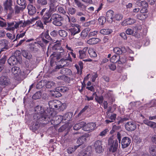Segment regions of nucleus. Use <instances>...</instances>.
I'll return each instance as SVG.
<instances>
[{
    "instance_id": "nucleus-26",
    "label": "nucleus",
    "mask_w": 156,
    "mask_h": 156,
    "mask_svg": "<svg viewBox=\"0 0 156 156\" xmlns=\"http://www.w3.org/2000/svg\"><path fill=\"white\" fill-rule=\"evenodd\" d=\"M85 124V122H81L75 124L73 126V129L75 130H78L82 127Z\"/></svg>"
},
{
    "instance_id": "nucleus-5",
    "label": "nucleus",
    "mask_w": 156,
    "mask_h": 156,
    "mask_svg": "<svg viewBox=\"0 0 156 156\" xmlns=\"http://www.w3.org/2000/svg\"><path fill=\"white\" fill-rule=\"evenodd\" d=\"M11 84V81L8 76L2 75L0 77V85L5 87L9 86Z\"/></svg>"
},
{
    "instance_id": "nucleus-32",
    "label": "nucleus",
    "mask_w": 156,
    "mask_h": 156,
    "mask_svg": "<svg viewBox=\"0 0 156 156\" xmlns=\"http://www.w3.org/2000/svg\"><path fill=\"white\" fill-rule=\"evenodd\" d=\"M112 32V31L111 30L109 29H102L100 30V33L102 34L108 35L109 34Z\"/></svg>"
},
{
    "instance_id": "nucleus-14",
    "label": "nucleus",
    "mask_w": 156,
    "mask_h": 156,
    "mask_svg": "<svg viewBox=\"0 0 156 156\" xmlns=\"http://www.w3.org/2000/svg\"><path fill=\"white\" fill-rule=\"evenodd\" d=\"M136 22L135 20L130 18H127L124 20L122 23V25L123 26L133 24Z\"/></svg>"
},
{
    "instance_id": "nucleus-12",
    "label": "nucleus",
    "mask_w": 156,
    "mask_h": 156,
    "mask_svg": "<svg viewBox=\"0 0 156 156\" xmlns=\"http://www.w3.org/2000/svg\"><path fill=\"white\" fill-rule=\"evenodd\" d=\"M131 143L130 139L127 137H123L121 141L122 147L124 148L128 147Z\"/></svg>"
},
{
    "instance_id": "nucleus-23",
    "label": "nucleus",
    "mask_w": 156,
    "mask_h": 156,
    "mask_svg": "<svg viewBox=\"0 0 156 156\" xmlns=\"http://www.w3.org/2000/svg\"><path fill=\"white\" fill-rule=\"evenodd\" d=\"M60 73L63 76L71 75L72 74L71 71L69 69L63 68L60 70Z\"/></svg>"
},
{
    "instance_id": "nucleus-61",
    "label": "nucleus",
    "mask_w": 156,
    "mask_h": 156,
    "mask_svg": "<svg viewBox=\"0 0 156 156\" xmlns=\"http://www.w3.org/2000/svg\"><path fill=\"white\" fill-rule=\"evenodd\" d=\"M58 10L59 12L62 14L66 13V11L64 9V8L62 6H60L58 8Z\"/></svg>"
},
{
    "instance_id": "nucleus-45",
    "label": "nucleus",
    "mask_w": 156,
    "mask_h": 156,
    "mask_svg": "<svg viewBox=\"0 0 156 156\" xmlns=\"http://www.w3.org/2000/svg\"><path fill=\"white\" fill-rule=\"evenodd\" d=\"M41 94L40 92H37L33 95L32 98L35 100L39 99L41 97Z\"/></svg>"
},
{
    "instance_id": "nucleus-63",
    "label": "nucleus",
    "mask_w": 156,
    "mask_h": 156,
    "mask_svg": "<svg viewBox=\"0 0 156 156\" xmlns=\"http://www.w3.org/2000/svg\"><path fill=\"white\" fill-rule=\"evenodd\" d=\"M108 144L110 145H112L114 144V141L113 140V136H111L108 140Z\"/></svg>"
},
{
    "instance_id": "nucleus-30",
    "label": "nucleus",
    "mask_w": 156,
    "mask_h": 156,
    "mask_svg": "<svg viewBox=\"0 0 156 156\" xmlns=\"http://www.w3.org/2000/svg\"><path fill=\"white\" fill-rule=\"evenodd\" d=\"M86 140V138L85 136H83L80 137L77 141V143L79 144V145L77 146V147H78L79 146L85 142Z\"/></svg>"
},
{
    "instance_id": "nucleus-36",
    "label": "nucleus",
    "mask_w": 156,
    "mask_h": 156,
    "mask_svg": "<svg viewBox=\"0 0 156 156\" xmlns=\"http://www.w3.org/2000/svg\"><path fill=\"white\" fill-rule=\"evenodd\" d=\"M58 33L61 37L64 38L66 37L68 34L66 30H59Z\"/></svg>"
},
{
    "instance_id": "nucleus-57",
    "label": "nucleus",
    "mask_w": 156,
    "mask_h": 156,
    "mask_svg": "<svg viewBox=\"0 0 156 156\" xmlns=\"http://www.w3.org/2000/svg\"><path fill=\"white\" fill-rule=\"evenodd\" d=\"M145 15L143 13H140L136 16V18L140 20H143L145 18Z\"/></svg>"
},
{
    "instance_id": "nucleus-28",
    "label": "nucleus",
    "mask_w": 156,
    "mask_h": 156,
    "mask_svg": "<svg viewBox=\"0 0 156 156\" xmlns=\"http://www.w3.org/2000/svg\"><path fill=\"white\" fill-rule=\"evenodd\" d=\"M22 21H14V27H12V28H7V29L9 30H14L18 28L19 26L21 25H22Z\"/></svg>"
},
{
    "instance_id": "nucleus-37",
    "label": "nucleus",
    "mask_w": 156,
    "mask_h": 156,
    "mask_svg": "<svg viewBox=\"0 0 156 156\" xmlns=\"http://www.w3.org/2000/svg\"><path fill=\"white\" fill-rule=\"evenodd\" d=\"M17 4L23 7L22 9H25L26 7V2L25 0H17Z\"/></svg>"
},
{
    "instance_id": "nucleus-4",
    "label": "nucleus",
    "mask_w": 156,
    "mask_h": 156,
    "mask_svg": "<svg viewBox=\"0 0 156 156\" xmlns=\"http://www.w3.org/2000/svg\"><path fill=\"white\" fill-rule=\"evenodd\" d=\"M70 25L71 27L69 30L71 36H74L80 32L81 27L78 24L71 23Z\"/></svg>"
},
{
    "instance_id": "nucleus-16",
    "label": "nucleus",
    "mask_w": 156,
    "mask_h": 156,
    "mask_svg": "<svg viewBox=\"0 0 156 156\" xmlns=\"http://www.w3.org/2000/svg\"><path fill=\"white\" fill-rule=\"evenodd\" d=\"M114 12L112 10H109L106 13V18L107 20L109 23H112L114 17H113V15Z\"/></svg>"
},
{
    "instance_id": "nucleus-17",
    "label": "nucleus",
    "mask_w": 156,
    "mask_h": 156,
    "mask_svg": "<svg viewBox=\"0 0 156 156\" xmlns=\"http://www.w3.org/2000/svg\"><path fill=\"white\" fill-rule=\"evenodd\" d=\"M12 5V0H6L4 3V7L5 9L13 12L11 7Z\"/></svg>"
},
{
    "instance_id": "nucleus-62",
    "label": "nucleus",
    "mask_w": 156,
    "mask_h": 156,
    "mask_svg": "<svg viewBox=\"0 0 156 156\" xmlns=\"http://www.w3.org/2000/svg\"><path fill=\"white\" fill-rule=\"evenodd\" d=\"M98 33L97 31H94L90 32L88 34V37H92L95 36L97 35Z\"/></svg>"
},
{
    "instance_id": "nucleus-48",
    "label": "nucleus",
    "mask_w": 156,
    "mask_h": 156,
    "mask_svg": "<svg viewBox=\"0 0 156 156\" xmlns=\"http://www.w3.org/2000/svg\"><path fill=\"white\" fill-rule=\"evenodd\" d=\"M77 147V146H75L74 147H69L67 149V152L69 154H72L75 151Z\"/></svg>"
},
{
    "instance_id": "nucleus-51",
    "label": "nucleus",
    "mask_w": 156,
    "mask_h": 156,
    "mask_svg": "<svg viewBox=\"0 0 156 156\" xmlns=\"http://www.w3.org/2000/svg\"><path fill=\"white\" fill-rule=\"evenodd\" d=\"M52 94L54 97H59L61 96V94L57 91H53L52 93Z\"/></svg>"
},
{
    "instance_id": "nucleus-44",
    "label": "nucleus",
    "mask_w": 156,
    "mask_h": 156,
    "mask_svg": "<svg viewBox=\"0 0 156 156\" xmlns=\"http://www.w3.org/2000/svg\"><path fill=\"white\" fill-rule=\"evenodd\" d=\"M106 18L104 16H101L98 19V21L100 25H103L106 22Z\"/></svg>"
},
{
    "instance_id": "nucleus-10",
    "label": "nucleus",
    "mask_w": 156,
    "mask_h": 156,
    "mask_svg": "<svg viewBox=\"0 0 156 156\" xmlns=\"http://www.w3.org/2000/svg\"><path fill=\"white\" fill-rule=\"evenodd\" d=\"M96 127V124L94 122H90L84 125L83 130L85 131H89L94 130Z\"/></svg>"
},
{
    "instance_id": "nucleus-35",
    "label": "nucleus",
    "mask_w": 156,
    "mask_h": 156,
    "mask_svg": "<svg viewBox=\"0 0 156 156\" xmlns=\"http://www.w3.org/2000/svg\"><path fill=\"white\" fill-rule=\"evenodd\" d=\"M40 36V37H43L48 40H50L51 39L47 31L42 33Z\"/></svg>"
},
{
    "instance_id": "nucleus-15",
    "label": "nucleus",
    "mask_w": 156,
    "mask_h": 156,
    "mask_svg": "<svg viewBox=\"0 0 156 156\" xmlns=\"http://www.w3.org/2000/svg\"><path fill=\"white\" fill-rule=\"evenodd\" d=\"M88 47L84 48L83 50L78 51L79 54V58L81 59H83L87 57L88 56L87 54Z\"/></svg>"
},
{
    "instance_id": "nucleus-40",
    "label": "nucleus",
    "mask_w": 156,
    "mask_h": 156,
    "mask_svg": "<svg viewBox=\"0 0 156 156\" xmlns=\"http://www.w3.org/2000/svg\"><path fill=\"white\" fill-rule=\"evenodd\" d=\"M95 99L98 103L101 104L103 103L104 98L102 96H98L96 95Z\"/></svg>"
},
{
    "instance_id": "nucleus-43",
    "label": "nucleus",
    "mask_w": 156,
    "mask_h": 156,
    "mask_svg": "<svg viewBox=\"0 0 156 156\" xmlns=\"http://www.w3.org/2000/svg\"><path fill=\"white\" fill-rule=\"evenodd\" d=\"M127 59L126 56H123L121 57H120L119 58V64H123L126 62L127 61Z\"/></svg>"
},
{
    "instance_id": "nucleus-3",
    "label": "nucleus",
    "mask_w": 156,
    "mask_h": 156,
    "mask_svg": "<svg viewBox=\"0 0 156 156\" xmlns=\"http://www.w3.org/2000/svg\"><path fill=\"white\" fill-rule=\"evenodd\" d=\"M21 56L20 51H16L14 54V55L11 56L8 59V63L10 66L16 64L20 60Z\"/></svg>"
},
{
    "instance_id": "nucleus-6",
    "label": "nucleus",
    "mask_w": 156,
    "mask_h": 156,
    "mask_svg": "<svg viewBox=\"0 0 156 156\" xmlns=\"http://www.w3.org/2000/svg\"><path fill=\"white\" fill-rule=\"evenodd\" d=\"M142 28L141 27H138L137 28L136 31L135 32V33L133 34V30L131 28H128L126 31V33L128 35L133 34V36H135L137 38H140L142 36L141 34H140V31L141 30Z\"/></svg>"
},
{
    "instance_id": "nucleus-53",
    "label": "nucleus",
    "mask_w": 156,
    "mask_h": 156,
    "mask_svg": "<svg viewBox=\"0 0 156 156\" xmlns=\"http://www.w3.org/2000/svg\"><path fill=\"white\" fill-rule=\"evenodd\" d=\"M90 151H84L83 153H80V156H89L90 154Z\"/></svg>"
},
{
    "instance_id": "nucleus-29",
    "label": "nucleus",
    "mask_w": 156,
    "mask_h": 156,
    "mask_svg": "<svg viewBox=\"0 0 156 156\" xmlns=\"http://www.w3.org/2000/svg\"><path fill=\"white\" fill-rule=\"evenodd\" d=\"M22 54L23 57L28 59L31 58L32 57V55L28 51L23 50L22 51Z\"/></svg>"
},
{
    "instance_id": "nucleus-39",
    "label": "nucleus",
    "mask_w": 156,
    "mask_h": 156,
    "mask_svg": "<svg viewBox=\"0 0 156 156\" xmlns=\"http://www.w3.org/2000/svg\"><path fill=\"white\" fill-rule=\"evenodd\" d=\"M8 44V42L6 39H3L0 41V45L2 47H5Z\"/></svg>"
},
{
    "instance_id": "nucleus-34",
    "label": "nucleus",
    "mask_w": 156,
    "mask_h": 156,
    "mask_svg": "<svg viewBox=\"0 0 156 156\" xmlns=\"http://www.w3.org/2000/svg\"><path fill=\"white\" fill-rule=\"evenodd\" d=\"M150 152L153 156H156V146L153 145L150 148Z\"/></svg>"
},
{
    "instance_id": "nucleus-22",
    "label": "nucleus",
    "mask_w": 156,
    "mask_h": 156,
    "mask_svg": "<svg viewBox=\"0 0 156 156\" xmlns=\"http://www.w3.org/2000/svg\"><path fill=\"white\" fill-rule=\"evenodd\" d=\"M101 40L99 38L93 37L88 40L87 43L89 44H94L98 43Z\"/></svg>"
},
{
    "instance_id": "nucleus-31",
    "label": "nucleus",
    "mask_w": 156,
    "mask_h": 156,
    "mask_svg": "<svg viewBox=\"0 0 156 156\" xmlns=\"http://www.w3.org/2000/svg\"><path fill=\"white\" fill-rule=\"evenodd\" d=\"M76 4L77 7L80 8L81 10L83 11L85 10L87 6L80 2L79 1Z\"/></svg>"
},
{
    "instance_id": "nucleus-52",
    "label": "nucleus",
    "mask_w": 156,
    "mask_h": 156,
    "mask_svg": "<svg viewBox=\"0 0 156 156\" xmlns=\"http://www.w3.org/2000/svg\"><path fill=\"white\" fill-rule=\"evenodd\" d=\"M25 33L26 32H24V33H21L20 34H17L16 35V38L13 41H15L17 40H18L20 38L23 37L25 36Z\"/></svg>"
},
{
    "instance_id": "nucleus-56",
    "label": "nucleus",
    "mask_w": 156,
    "mask_h": 156,
    "mask_svg": "<svg viewBox=\"0 0 156 156\" xmlns=\"http://www.w3.org/2000/svg\"><path fill=\"white\" fill-rule=\"evenodd\" d=\"M141 5L144 8L145 11L146 12V8L148 6L147 3L145 1H142L141 2Z\"/></svg>"
},
{
    "instance_id": "nucleus-38",
    "label": "nucleus",
    "mask_w": 156,
    "mask_h": 156,
    "mask_svg": "<svg viewBox=\"0 0 156 156\" xmlns=\"http://www.w3.org/2000/svg\"><path fill=\"white\" fill-rule=\"evenodd\" d=\"M62 18L61 17V19H59V20H55L53 21L52 23L54 25L57 26H60L62 25V23L61 21L62 20Z\"/></svg>"
},
{
    "instance_id": "nucleus-50",
    "label": "nucleus",
    "mask_w": 156,
    "mask_h": 156,
    "mask_svg": "<svg viewBox=\"0 0 156 156\" xmlns=\"http://www.w3.org/2000/svg\"><path fill=\"white\" fill-rule=\"evenodd\" d=\"M55 85V83L53 82L48 81L46 83V87L47 88H50Z\"/></svg>"
},
{
    "instance_id": "nucleus-27",
    "label": "nucleus",
    "mask_w": 156,
    "mask_h": 156,
    "mask_svg": "<svg viewBox=\"0 0 156 156\" xmlns=\"http://www.w3.org/2000/svg\"><path fill=\"white\" fill-rule=\"evenodd\" d=\"M88 50V53L91 57L95 58L97 57V54L95 50L93 48H89Z\"/></svg>"
},
{
    "instance_id": "nucleus-60",
    "label": "nucleus",
    "mask_w": 156,
    "mask_h": 156,
    "mask_svg": "<svg viewBox=\"0 0 156 156\" xmlns=\"http://www.w3.org/2000/svg\"><path fill=\"white\" fill-rule=\"evenodd\" d=\"M89 106L88 105H86L80 111L78 114V116H80L81 115V114L85 112L87 110Z\"/></svg>"
},
{
    "instance_id": "nucleus-58",
    "label": "nucleus",
    "mask_w": 156,
    "mask_h": 156,
    "mask_svg": "<svg viewBox=\"0 0 156 156\" xmlns=\"http://www.w3.org/2000/svg\"><path fill=\"white\" fill-rule=\"evenodd\" d=\"M37 3L41 5H45L47 4V0H37Z\"/></svg>"
},
{
    "instance_id": "nucleus-24",
    "label": "nucleus",
    "mask_w": 156,
    "mask_h": 156,
    "mask_svg": "<svg viewBox=\"0 0 156 156\" xmlns=\"http://www.w3.org/2000/svg\"><path fill=\"white\" fill-rule=\"evenodd\" d=\"M36 20V19L34 18L31 19L30 20L24 21L23 23L22 22V24L20 25V26L24 27L28 25L34 24V21Z\"/></svg>"
},
{
    "instance_id": "nucleus-64",
    "label": "nucleus",
    "mask_w": 156,
    "mask_h": 156,
    "mask_svg": "<svg viewBox=\"0 0 156 156\" xmlns=\"http://www.w3.org/2000/svg\"><path fill=\"white\" fill-rule=\"evenodd\" d=\"M109 69L112 71H114L116 69L115 65L114 63L109 64Z\"/></svg>"
},
{
    "instance_id": "nucleus-25",
    "label": "nucleus",
    "mask_w": 156,
    "mask_h": 156,
    "mask_svg": "<svg viewBox=\"0 0 156 156\" xmlns=\"http://www.w3.org/2000/svg\"><path fill=\"white\" fill-rule=\"evenodd\" d=\"M11 72L15 76H17L20 73V70L19 67L14 66L11 69Z\"/></svg>"
},
{
    "instance_id": "nucleus-11",
    "label": "nucleus",
    "mask_w": 156,
    "mask_h": 156,
    "mask_svg": "<svg viewBox=\"0 0 156 156\" xmlns=\"http://www.w3.org/2000/svg\"><path fill=\"white\" fill-rule=\"evenodd\" d=\"M144 123L153 129L154 133L156 134V123L149 121L147 119L143 120Z\"/></svg>"
},
{
    "instance_id": "nucleus-18",
    "label": "nucleus",
    "mask_w": 156,
    "mask_h": 156,
    "mask_svg": "<svg viewBox=\"0 0 156 156\" xmlns=\"http://www.w3.org/2000/svg\"><path fill=\"white\" fill-rule=\"evenodd\" d=\"M52 13L48 11V12H46L43 16L42 19L44 20V24L46 25L47 23L49 22V19L51 16V14Z\"/></svg>"
},
{
    "instance_id": "nucleus-41",
    "label": "nucleus",
    "mask_w": 156,
    "mask_h": 156,
    "mask_svg": "<svg viewBox=\"0 0 156 156\" xmlns=\"http://www.w3.org/2000/svg\"><path fill=\"white\" fill-rule=\"evenodd\" d=\"M61 16L58 14H53L51 16V18L50 20L51 19L53 21L55 20H59V19H61Z\"/></svg>"
},
{
    "instance_id": "nucleus-2",
    "label": "nucleus",
    "mask_w": 156,
    "mask_h": 156,
    "mask_svg": "<svg viewBox=\"0 0 156 156\" xmlns=\"http://www.w3.org/2000/svg\"><path fill=\"white\" fill-rule=\"evenodd\" d=\"M56 49L57 51L52 54L54 59L59 60L61 58V60L64 65H66L65 63H67V61H71V58L69 53H67V52L64 51L61 47H59Z\"/></svg>"
},
{
    "instance_id": "nucleus-21",
    "label": "nucleus",
    "mask_w": 156,
    "mask_h": 156,
    "mask_svg": "<svg viewBox=\"0 0 156 156\" xmlns=\"http://www.w3.org/2000/svg\"><path fill=\"white\" fill-rule=\"evenodd\" d=\"M113 51L114 53L118 55L121 54L122 53L125 52L126 50L125 47H122V48L117 47L114 48Z\"/></svg>"
},
{
    "instance_id": "nucleus-59",
    "label": "nucleus",
    "mask_w": 156,
    "mask_h": 156,
    "mask_svg": "<svg viewBox=\"0 0 156 156\" xmlns=\"http://www.w3.org/2000/svg\"><path fill=\"white\" fill-rule=\"evenodd\" d=\"M6 59V55H4L0 60V64L4 66V64H5Z\"/></svg>"
},
{
    "instance_id": "nucleus-7",
    "label": "nucleus",
    "mask_w": 156,
    "mask_h": 156,
    "mask_svg": "<svg viewBox=\"0 0 156 156\" xmlns=\"http://www.w3.org/2000/svg\"><path fill=\"white\" fill-rule=\"evenodd\" d=\"M63 105L60 101L57 100L51 101L48 102L49 108L53 109H58Z\"/></svg>"
},
{
    "instance_id": "nucleus-20",
    "label": "nucleus",
    "mask_w": 156,
    "mask_h": 156,
    "mask_svg": "<svg viewBox=\"0 0 156 156\" xmlns=\"http://www.w3.org/2000/svg\"><path fill=\"white\" fill-rule=\"evenodd\" d=\"M118 143L117 140H115L114 144L112 145H111L109 148V151L112 153H114L117 151L118 147Z\"/></svg>"
},
{
    "instance_id": "nucleus-13",
    "label": "nucleus",
    "mask_w": 156,
    "mask_h": 156,
    "mask_svg": "<svg viewBox=\"0 0 156 156\" xmlns=\"http://www.w3.org/2000/svg\"><path fill=\"white\" fill-rule=\"evenodd\" d=\"M58 5L57 2H49V9L48 11L52 13L55 12L57 10Z\"/></svg>"
},
{
    "instance_id": "nucleus-47",
    "label": "nucleus",
    "mask_w": 156,
    "mask_h": 156,
    "mask_svg": "<svg viewBox=\"0 0 156 156\" xmlns=\"http://www.w3.org/2000/svg\"><path fill=\"white\" fill-rule=\"evenodd\" d=\"M71 113H67L65 114L63 117V119L64 120H69L71 118Z\"/></svg>"
},
{
    "instance_id": "nucleus-54",
    "label": "nucleus",
    "mask_w": 156,
    "mask_h": 156,
    "mask_svg": "<svg viewBox=\"0 0 156 156\" xmlns=\"http://www.w3.org/2000/svg\"><path fill=\"white\" fill-rule=\"evenodd\" d=\"M23 7H20L17 6H16L15 7V13H19L21 10H22L24 9H22Z\"/></svg>"
},
{
    "instance_id": "nucleus-46",
    "label": "nucleus",
    "mask_w": 156,
    "mask_h": 156,
    "mask_svg": "<svg viewBox=\"0 0 156 156\" xmlns=\"http://www.w3.org/2000/svg\"><path fill=\"white\" fill-rule=\"evenodd\" d=\"M107 117L112 122H113L114 120H115L116 118V115L115 114H112L110 115L108 114H107Z\"/></svg>"
},
{
    "instance_id": "nucleus-8",
    "label": "nucleus",
    "mask_w": 156,
    "mask_h": 156,
    "mask_svg": "<svg viewBox=\"0 0 156 156\" xmlns=\"http://www.w3.org/2000/svg\"><path fill=\"white\" fill-rule=\"evenodd\" d=\"M126 129L129 131H132L135 130L136 128L135 122L133 121L128 122L125 125Z\"/></svg>"
},
{
    "instance_id": "nucleus-19",
    "label": "nucleus",
    "mask_w": 156,
    "mask_h": 156,
    "mask_svg": "<svg viewBox=\"0 0 156 156\" xmlns=\"http://www.w3.org/2000/svg\"><path fill=\"white\" fill-rule=\"evenodd\" d=\"M28 12L30 15H33L36 12V9L35 7L31 4H29L27 6Z\"/></svg>"
},
{
    "instance_id": "nucleus-55",
    "label": "nucleus",
    "mask_w": 156,
    "mask_h": 156,
    "mask_svg": "<svg viewBox=\"0 0 156 156\" xmlns=\"http://www.w3.org/2000/svg\"><path fill=\"white\" fill-rule=\"evenodd\" d=\"M68 12L71 14H75L76 12V9L74 8H69L68 9Z\"/></svg>"
},
{
    "instance_id": "nucleus-33",
    "label": "nucleus",
    "mask_w": 156,
    "mask_h": 156,
    "mask_svg": "<svg viewBox=\"0 0 156 156\" xmlns=\"http://www.w3.org/2000/svg\"><path fill=\"white\" fill-rule=\"evenodd\" d=\"M33 26H34L35 27H37V28H41L43 29L44 26L42 23L41 21L38 20L36 22V23L34 24H33Z\"/></svg>"
},
{
    "instance_id": "nucleus-9",
    "label": "nucleus",
    "mask_w": 156,
    "mask_h": 156,
    "mask_svg": "<svg viewBox=\"0 0 156 156\" xmlns=\"http://www.w3.org/2000/svg\"><path fill=\"white\" fill-rule=\"evenodd\" d=\"M102 145V142L101 140H98L95 142L94 147L97 153H100L103 151Z\"/></svg>"
},
{
    "instance_id": "nucleus-49",
    "label": "nucleus",
    "mask_w": 156,
    "mask_h": 156,
    "mask_svg": "<svg viewBox=\"0 0 156 156\" xmlns=\"http://www.w3.org/2000/svg\"><path fill=\"white\" fill-rule=\"evenodd\" d=\"M123 18V16L120 14H116L114 17V18L115 20L117 21H120L122 20Z\"/></svg>"
},
{
    "instance_id": "nucleus-42",
    "label": "nucleus",
    "mask_w": 156,
    "mask_h": 156,
    "mask_svg": "<svg viewBox=\"0 0 156 156\" xmlns=\"http://www.w3.org/2000/svg\"><path fill=\"white\" fill-rule=\"evenodd\" d=\"M89 30L88 29L86 28L82 30L81 33V36L82 37H86L88 34Z\"/></svg>"
},
{
    "instance_id": "nucleus-1",
    "label": "nucleus",
    "mask_w": 156,
    "mask_h": 156,
    "mask_svg": "<svg viewBox=\"0 0 156 156\" xmlns=\"http://www.w3.org/2000/svg\"><path fill=\"white\" fill-rule=\"evenodd\" d=\"M35 111L36 113L33 117L36 122L30 127V128L33 131L37 130L39 127L40 120L48 121L49 119L43 108L41 106H37L35 107Z\"/></svg>"
}]
</instances>
